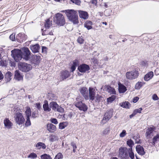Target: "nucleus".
I'll use <instances>...</instances> for the list:
<instances>
[{"instance_id": "nucleus-61", "label": "nucleus", "mask_w": 159, "mask_h": 159, "mask_svg": "<svg viewBox=\"0 0 159 159\" xmlns=\"http://www.w3.org/2000/svg\"><path fill=\"white\" fill-rule=\"evenodd\" d=\"M47 48L44 47H42V52L44 53H46L47 52Z\"/></svg>"}, {"instance_id": "nucleus-20", "label": "nucleus", "mask_w": 159, "mask_h": 159, "mask_svg": "<svg viewBox=\"0 0 159 159\" xmlns=\"http://www.w3.org/2000/svg\"><path fill=\"white\" fill-rule=\"evenodd\" d=\"M136 149L138 153L141 155H144L145 152L144 151V149L142 146L140 145H138L136 147Z\"/></svg>"}, {"instance_id": "nucleus-33", "label": "nucleus", "mask_w": 159, "mask_h": 159, "mask_svg": "<svg viewBox=\"0 0 159 159\" xmlns=\"http://www.w3.org/2000/svg\"><path fill=\"white\" fill-rule=\"evenodd\" d=\"M68 125L67 122H63L59 124V128L61 129H63L66 127Z\"/></svg>"}, {"instance_id": "nucleus-54", "label": "nucleus", "mask_w": 159, "mask_h": 159, "mask_svg": "<svg viewBox=\"0 0 159 159\" xmlns=\"http://www.w3.org/2000/svg\"><path fill=\"white\" fill-rule=\"evenodd\" d=\"M27 120L25 123V125L26 126H30L31 125V122L30 120V117H28L26 118Z\"/></svg>"}, {"instance_id": "nucleus-60", "label": "nucleus", "mask_w": 159, "mask_h": 159, "mask_svg": "<svg viewBox=\"0 0 159 159\" xmlns=\"http://www.w3.org/2000/svg\"><path fill=\"white\" fill-rule=\"evenodd\" d=\"M152 98L154 100H158L159 99L158 96L156 94H154L152 96Z\"/></svg>"}, {"instance_id": "nucleus-62", "label": "nucleus", "mask_w": 159, "mask_h": 159, "mask_svg": "<svg viewBox=\"0 0 159 159\" xmlns=\"http://www.w3.org/2000/svg\"><path fill=\"white\" fill-rule=\"evenodd\" d=\"M139 99V98L136 97L134 98L133 99V101L135 103L137 102V101Z\"/></svg>"}, {"instance_id": "nucleus-63", "label": "nucleus", "mask_w": 159, "mask_h": 159, "mask_svg": "<svg viewBox=\"0 0 159 159\" xmlns=\"http://www.w3.org/2000/svg\"><path fill=\"white\" fill-rule=\"evenodd\" d=\"M78 61L77 60H75L73 62L72 66H74L76 67L78 65Z\"/></svg>"}, {"instance_id": "nucleus-14", "label": "nucleus", "mask_w": 159, "mask_h": 159, "mask_svg": "<svg viewBox=\"0 0 159 159\" xmlns=\"http://www.w3.org/2000/svg\"><path fill=\"white\" fill-rule=\"evenodd\" d=\"M69 72L67 71H63L61 72L60 75V79L61 80H63L68 78L70 76Z\"/></svg>"}, {"instance_id": "nucleus-13", "label": "nucleus", "mask_w": 159, "mask_h": 159, "mask_svg": "<svg viewBox=\"0 0 159 159\" xmlns=\"http://www.w3.org/2000/svg\"><path fill=\"white\" fill-rule=\"evenodd\" d=\"M80 92L86 100H88V90L86 88H81L80 89Z\"/></svg>"}, {"instance_id": "nucleus-46", "label": "nucleus", "mask_w": 159, "mask_h": 159, "mask_svg": "<svg viewBox=\"0 0 159 159\" xmlns=\"http://www.w3.org/2000/svg\"><path fill=\"white\" fill-rule=\"evenodd\" d=\"M127 144L130 148H132L133 145L134 144V142L131 139H129L127 141Z\"/></svg>"}, {"instance_id": "nucleus-56", "label": "nucleus", "mask_w": 159, "mask_h": 159, "mask_svg": "<svg viewBox=\"0 0 159 159\" xmlns=\"http://www.w3.org/2000/svg\"><path fill=\"white\" fill-rule=\"evenodd\" d=\"M91 61L95 65L98 64V60L97 59L94 58H93L91 59Z\"/></svg>"}, {"instance_id": "nucleus-15", "label": "nucleus", "mask_w": 159, "mask_h": 159, "mask_svg": "<svg viewBox=\"0 0 159 159\" xmlns=\"http://www.w3.org/2000/svg\"><path fill=\"white\" fill-rule=\"evenodd\" d=\"M79 14L80 18L84 20L87 19L89 17V15L86 11L80 10L79 11Z\"/></svg>"}, {"instance_id": "nucleus-12", "label": "nucleus", "mask_w": 159, "mask_h": 159, "mask_svg": "<svg viewBox=\"0 0 159 159\" xmlns=\"http://www.w3.org/2000/svg\"><path fill=\"white\" fill-rule=\"evenodd\" d=\"M78 69L80 72L84 73L86 71L89 70L90 68L89 65L85 64H83L78 66Z\"/></svg>"}, {"instance_id": "nucleus-9", "label": "nucleus", "mask_w": 159, "mask_h": 159, "mask_svg": "<svg viewBox=\"0 0 159 159\" xmlns=\"http://www.w3.org/2000/svg\"><path fill=\"white\" fill-rule=\"evenodd\" d=\"M78 101L75 103V106L78 107L79 110L83 111H86L87 110V107L85 104L82 103L81 101L78 102V99H76Z\"/></svg>"}, {"instance_id": "nucleus-50", "label": "nucleus", "mask_w": 159, "mask_h": 159, "mask_svg": "<svg viewBox=\"0 0 159 159\" xmlns=\"http://www.w3.org/2000/svg\"><path fill=\"white\" fill-rule=\"evenodd\" d=\"M34 59L36 60L37 63H38L40 61V56L39 55H36L34 57Z\"/></svg>"}, {"instance_id": "nucleus-1", "label": "nucleus", "mask_w": 159, "mask_h": 159, "mask_svg": "<svg viewBox=\"0 0 159 159\" xmlns=\"http://www.w3.org/2000/svg\"><path fill=\"white\" fill-rule=\"evenodd\" d=\"M65 12L68 19L74 24L78 23V17L77 11L73 10H67L65 11Z\"/></svg>"}, {"instance_id": "nucleus-34", "label": "nucleus", "mask_w": 159, "mask_h": 159, "mask_svg": "<svg viewBox=\"0 0 159 159\" xmlns=\"http://www.w3.org/2000/svg\"><path fill=\"white\" fill-rule=\"evenodd\" d=\"M116 98V96L115 95H112L107 99V104L111 103L114 101Z\"/></svg>"}, {"instance_id": "nucleus-7", "label": "nucleus", "mask_w": 159, "mask_h": 159, "mask_svg": "<svg viewBox=\"0 0 159 159\" xmlns=\"http://www.w3.org/2000/svg\"><path fill=\"white\" fill-rule=\"evenodd\" d=\"M23 58L25 60H28L30 55V52L29 48L27 47L22 48L20 50Z\"/></svg>"}, {"instance_id": "nucleus-39", "label": "nucleus", "mask_w": 159, "mask_h": 159, "mask_svg": "<svg viewBox=\"0 0 159 159\" xmlns=\"http://www.w3.org/2000/svg\"><path fill=\"white\" fill-rule=\"evenodd\" d=\"M144 84L143 83L138 82L136 84L135 88L137 89H139Z\"/></svg>"}, {"instance_id": "nucleus-55", "label": "nucleus", "mask_w": 159, "mask_h": 159, "mask_svg": "<svg viewBox=\"0 0 159 159\" xmlns=\"http://www.w3.org/2000/svg\"><path fill=\"white\" fill-rule=\"evenodd\" d=\"M142 110V108H140L139 109H135L134 112L136 115L137 113H141Z\"/></svg>"}, {"instance_id": "nucleus-21", "label": "nucleus", "mask_w": 159, "mask_h": 159, "mask_svg": "<svg viewBox=\"0 0 159 159\" xmlns=\"http://www.w3.org/2000/svg\"><path fill=\"white\" fill-rule=\"evenodd\" d=\"M155 128L153 127L149 128L147 130L146 133V135L148 138L151 137V136H152V133L155 129Z\"/></svg>"}, {"instance_id": "nucleus-2", "label": "nucleus", "mask_w": 159, "mask_h": 159, "mask_svg": "<svg viewBox=\"0 0 159 159\" xmlns=\"http://www.w3.org/2000/svg\"><path fill=\"white\" fill-rule=\"evenodd\" d=\"M53 20L56 24L59 26L64 25L66 23L64 16L62 14L59 13L55 14Z\"/></svg>"}, {"instance_id": "nucleus-32", "label": "nucleus", "mask_w": 159, "mask_h": 159, "mask_svg": "<svg viewBox=\"0 0 159 159\" xmlns=\"http://www.w3.org/2000/svg\"><path fill=\"white\" fill-rule=\"evenodd\" d=\"M113 112V110H110L109 111H107L104 116H106V117L108 118V119H110L112 116Z\"/></svg>"}, {"instance_id": "nucleus-5", "label": "nucleus", "mask_w": 159, "mask_h": 159, "mask_svg": "<svg viewBox=\"0 0 159 159\" xmlns=\"http://www.w3.org/2000/svg\"><path fill=\"white\" fill-rule=\"evenodd\" d=\"M139 75L138 72L135 70H133L126 73V77L127 79L133 80L137 78Z\"/></svg>"}, {"instance_id": "nucleus-11", "label": "nucleus", "mask_w": 159, "mask_h": 159, "mask_svg": "<svg viewBox=\"0 0 159 159\" xmlns=\"http://www.w3.org/2000/svg\"><path fill=\"white\" fill-rule=\"evenodd\" d=\"M101 89H103V90L107 91L111 94H116V93L115 89L109 85H106L104 86H103L101 88Z\"/></svg>"}, {"instance_id": "nucleus-36", "label": "nucleus", "mask_w": 159, "mask_h": 159, "mask_svg": "<svg viewBox=\"0 0 159 159\" xmlns=\"http://www.w3.org/2000/svg\"><path fill=\"white\" fill-rule=\"evenodd\" d=\"M120 106L124 108H129L130 106V104L128 102H125L121 103Z\"/></svg>"}, {"instance_id": "nucleus-23", "label": "nucleus", "mask_w": 159, "mask_h": 159, "mask_svg": "<svg viewBox=\"0 0 159 159\" xmlns=\"http://www.w3.org/2000/svg\"><path fill=\"white\" fill-rule=\"evenodd\" d=\"M43 107L44 111L46 112H49L51 111L50 107H49L48 103L47 101L44 102Z\"/></svg>"}, {"instance_id": "nucleus-29", "label": "nucleus", "mask_w": 159, "mask_h": 159, "mask_svg": "<svg viewBox=\"0 0 159 159\" xmlns=\"http://www.w3.org/2000/svg\"><path fill=\"white\" fill-rule=\"evenodd\" d=\"M111 128L110 127H107L104 129L102 132V134L103 136H106L109 134L110 133Z\"/></svg>"}, {"instance_id": "nucleus-17", "label": "nucleus", "mask_w": 159, "mask_h": 159, "mask_svg": "<svg viewBox=\"0 0 159 159\" xmlns=\"http://www.w3.org/2000/svg\"><path fill=\"white\" fill-rule=\"evenodd\" d=\"M16 38L18 42L21 43L26 39V37L24 34L20 33L16 36Z\"/></svg>"}, {"instance_id": "nucleus-48", "label": "nucleus", "mask_w": 159, "mask_h": 159, "mask_svg": "<svg viewBox=\"0 0 159 159\" xmlns=\"http://www.w3.org/2000/svg\"><path fill=\"white\" fill-rule=\"evenodd\" d=\"M127 134L126 131L125 130H123L122 132L120 133V137L121 138H123Z\"/></svg>"}, {"instance_id": "nucleus-19", "label": "nucleus", "mask_w": 159, "mask_h": 159, "mask_svg": "<svg viewBox=\"0 0 159 159\" xmlns=\"http://www.w3.org/2000/svg\"><path fill=\"white\" fill-rule=\"evenodd\" d=\"M14 79L18 81L22 80L23 76L21 75L18 70H16L15 72Z\"/></svg>"}, {"instance_id": "nucleus-31", "label": "nucleus", "mask_w": 159, "mask_h": 159, "mask_svg": "<svg viewBox=\"0 0 159 159\" xmlns=\"http://www.w3.org/2000/svg\"><path fill=\"white\" fill-rule=\"evenodd\" d=\"M12 75V74L10 72H7L5 74V78L6 79V81L7 82H8L11 79V77Z\"/></svg>"}, {"instance_id": "nucleus-43", "label": "nucleus", "mask_w": 159, "mask_h": 159, "mask_svg": "<svg viewBox=\"0 0 159 159\" xmlns=\"http://www.w3.org/2000/svg\"><path fill=\"white\" fill-rule=\"evenodd\" d=\"M108 118L106 117V116H104V117L101 121V124L103 125L106 124L109 120Z\"/></svg>"}, {"instance_id": "nucleus-35", "label": "nucleus", "mask_w": 159, "mask_h": 159, "mask_svg": "<svg viewBox=\"0 0 159 159\" xmlns=\"http://www.w3.org/2000/svg\"><path fill=\"white\" fill-rule=\"evenodd\" d=\"M58 138L57 136L55 135H51L50 136L49 140L52 142H53L58 139Z\"/></svg>"}, {"instance_id": "nucleus-28", "label": "nucleus", "mask_w": 159, "mask_h": 159, "mask_svg": "<svg viewBox=\"0 0 159 159\" xmlns=\"http://www.w3.org/2000/svg\"><path fill=\"white\" fill-rule=\"evenodd\" d=\"M35 147L38 149H40L41 148H42L43 149H44L46 148L45 144L42 142H39L37 143L35 145Z\"/></svg>"}, {"instance_id": "nucleus-26", "label": "nucleus", "mask_w": 159, "mask_h": 159, "mask_svg": "<svg viewBox=\"0 0 159 159\" xmlns=\"http://www.w3.org/2000/svg\"><path fill=\"white\" fill-rule=\"evenodd\" d=\"M153 76V73L150 71L146 74L144 76V79L146 81H148L152 79Z\"/></svg>"}, {"instance_id": "nucleus-52", "label": "nucleus", "mask_w": 159, "mask_h": 159, "mask_svg": "<svg viewBox=\"0 0 159 159\" xmlns=\"http://www.w3.org/2000/svg\"><path fill=\"white\" fill-rule=\"evenodd\" d=\"M71 145L73 147V152H75L76 151V149L77 148L75 144L74 143L72 142L71 143Z\"/></svg>"}, {"instance_id": "nucleus-16", "label": "nucleus", "mask_w": 159, "mask_h": 159, "mask_svg": "<svg viewBox=\"0 0 159 159\" xmlns=\"http://www.w3.org/2000/svg\"><path fill=\"white\" fill-rule=\"evenodd\" d=\"M3 123L5 127L7 129H9L12 128L13 124L8 119L6 118Z\"/></svg>"}, {"instance_id": "nucleus-18", "label": "nucleus", "mask_w": 159, "mask_h": 159, "mask_svg": "<svg viewBox=\"0 0 159 159\" xmlns=\"http://www.w3.org/2000/svg\"><path fill=\"white\" fill-rule=\"evenodd\" d=\"M118 90L120 93H124L127 90L126 87L120 83L118 84Z\"/></svg>"}, {"instance_id": "nucleus-10", "label": "nucleus", "mask_w": 159, "mask_h": 159, "mask_svg": "<svg viewBox=\"0 0 159 159\" xmlns=\"http://www.w3.org/2000/svg\"><path fill=\"white\" fill-rule=\"evenodd\" d=\"M125 148L121 147L119 149L120 156L123 159L127 158L128 155Z\"/></svg>"}, {"instance_id": "nucleus-59", "label": "nucleus", "mask_w": 159, "mask_h": 159, "mask_svg": "<svg viewBox=\"0 0 159 159\" xmlns=\"http://www.w3.org/2000/svg\"><path fill=\"white\" fill-rule=\"evenodd\" d=\"M51 122L55 124H57L58 123V122L57 119L55 118H52L51 120Z\"/></svg>"}, {"instance_id": "nucleus-3", "label": "nucleus", "mask_w": 159, "mask_h": 159, "mask_svg": "<svg viewBox=\"0 0 159 159\" xmlns=\"http://www.w3.org/2000/svg\"><path fill=\"white\" fill-rule=\"evenodd\" d=\"M11 55L16 62L21 60L23 58L21 51L19 49H14L11 51Z\"/></svg>"}, {"instance_id": "nucleus-8", "label": "nucleus", "mask_w": 159, "mask_h": 159, "mask_svg": "<svg viewBox=\"0 0 159 159\" xmlns=\"http://www.w3.org/2000/svg\"><path fill=\"white\" fill-rule=\"evenodd\" d=\"M89 93H88V100L93 101L95 99L96 94V90L95 89L92 87H90L89 89Z\"/></svg>"}, {"instance_id": "nucleus-57", "label": "nucleus", "mask_w": 159, "mask_h": 159, "mask_svg": "<svg viewBox=\"0 0 159 159\" xmlns=\"http://www.w3.org/2000/svg\"><path fill=\"white\" fill-rule=\"evenodd\" d=\"M91 3L94 6L97 7V3L98 2L97 0H92L91 1Z\"/></svg>"}, {"instance_id": "nucleus-6", "label": "nucleus", "mask_w": 159, "mask_h": 159, "mask_svg": "<svg viewBox=\"0 0 159 159\" xmlns=\"http://www.w3.org/2000/svg\"><path fill=\"white\" fill-rule=\"evenodd\" d=\"M14 118L16 122L19 125L24 123L25 119L21 113L19 112L16 113L15 114Z\"/></svg>"}, {"instance_id": "nucleus-4", "label": "nucleus", "mask_w": 159, "mask_h": 159, "mask_svg": "<svg viewBox=\"0 0 159 159\" xmlns=\"http://www.w3.org/2000/svg\"><path fill=\"white\" fill-rule=\"evenodd\" d=\"M18 67L20 70L23 72L29 71L32 68L31 66L25 62H20L19 64Z\"/></svg>"}, {"instance_id": "nucleus-64", "label": "nucleus", "mask_w": 159, "mask_h": 159, "mask_svg": "<svg viewBox=\"0 0 159 159\" xmlns=\"http://www.w3.org/2000/svg\"><path fill=\"white\" fill-rule=\"evenodd\" d=\"M36 107L39 109V110L41 107V106L40 105V104L39 103H37L36 104Z\"/></svg>"}, {"instance_id": "nucleus-40", "label": "nucleus", "mask_w": 159, "mask_h": 159, "mask_svg": "<svg viewBox=\"0 0 159 159\" xmlns=\"http://www.w3.org/2000/svg\"><path fill=\"white\" fill-rule=\"evenodd\" d=\"M37 157V156L36 154L32 152L27 157L28 158L31 159H36Z\"/></svg>"}, {"instance_id": "nucleus-42", "label": "nucleus", "mask_w": 159, "mask_h": 159, "mask_svg": "<svg viewBox=\"0 0 159 159\" xmlns=\"http://www.w3.org/2000/svg\"><path fill=\"white\" fill-rule=\"evenodd\" d=\"M129 157L131 159H133L134 158V154L132 151V148H129Z\"/></svg>"}, {"instance_id": "nucleus-24", "label": "nucleus", "mask_w": 159, "mask_h": 159, "mask_svg": "<svg viewBox=\"0 0 159 159\" xmlns=\"http://www.w3.org/2000/svg\"><path fill=\"white\" fill-rule=\"evenodd\" d=\"M30 48L33 52L36 53L38 52L39 48V46L38 44L31 45Z\"/></svg>"}, {"instance_id": "nucleus-45", "label": "nucleus", "mask_w": 159, "mask_h": 159, "mask_svg": "<svg viewBox=\"0 0 159 159\" xmlns=\"http://www.w3.org/2000/svg\"><path fill=\"white\" fill-rule=\"evenodd\" d=\"M102 97L100 95H97L95 96V101L96 102H99L102 100Z\"/></svg>"}, {"instance_id": "nucleus-58", "label": "nucleus", "mask_w": 159, "mask_h": 159, "mask_svg": "<svg viewBox=\"0 0 159 159\" xmlns=\"http://www.w3.org/2000/svg\"><path fill=\"white\" fill-rule=\"evenodd\" d=\"M10 39L12 41H14L15 40V35L14 34H12L10 36Z\"/></svg>"}, {"instance_id": "nucleus-41", "label": "nucleus", "mask_w": 159, "mask_h": 159, "mask_svg": "<svg viewBox=\"0 0 159 159\" xmlns=\"http://www.w3.org/2000/svg\"><path fill=\"white\" fill-rule=\"evenodd\" d=\"M52 25V21L50 20L49 19L47 20L46 23L45 24V27L47 28H49Z\"/></svg>"}, {"instance_id": "nucleus-51", "label": "nucleus", "mask_w": 159, "mask_h": 159, "mask_svg": "<svg viewBox=\"0 0 159 159\" xmlns=\"http://www.w3.org/2000/svg\"><path fill=\"white\" fill-rule=\"evenodd\" d=\"M57 109H56V111L61 113H63L64 111V109L58 105V107H57Z\"/></svg>"}, {"instance_id": "nucleus-37", "label": "nucleus", "mask_w": 159, "mask_h": 159, "mask_svg": "<svg viewBox=\"0 0 159 159\" xmlns=\"http://www.w3.org/2000/svg\"><path fill=\"white\" fill-rule=\"evenodd\" d=\"M26 111H25V113L27 116V118L30 117L31 115V111L30 107H26Z\"/></svg>"}, {"instance_id": "nucleus-30", "label": "nucleus", "mask_w": 159, "mask_h": 159, "mask_svg": "<svg viewBox=\"0 0 159 159\" xmlns=\"http://www.w3.org/2000/svg\"><path fill=\"white\" fill-rule=\"evenodd\" d=\"M47 97L49 100H54L57 99L56 95L52 93H49L47 95Z\"/></svg>"}, {"instance_id": "nucleus-22", "label": "nucleus", "mask_w": 159, "mask_h": 159, "mask_svg": "<svg viewBox=\"0 0 159 159\" xmlns=\"http://www.w3.org/2000/svg\"><path fill=\"white\" fill-rule=\"evenodd\" d=\"M47 128L48 130L51 132H53L56 130V126L52 124H48Z\"/></svg>"}, {"instance_id": "nucleus-44", "label": "nucleus", "mask_w": 159, "mask_h": 159, "mask_svg": "<svg viewBox=\"0 0 159 159\" xmlns=\"http://www.w3.org/2000/svg\"><path fill=\"white\" fill-rule=\"evenodd\" d=\"M63 157V155L61 153H58L55 157L54 159H61Z\"/></svg>"}, {"instance_id": "nucleus-25", "label": "nucleus", "mask_w": 159, "mask_h": 159, "mask_svg": "<svg viewBox=\"0 0 159 159\" xmlns=\"http://www.w3.org/2000/svg\"><path fill=\"white\" fill-rule=\"evenodd\" d=\"M93 25L92 22L89 20H87L85 22L84 26V27L86 28L88 30H89L92 29V25Z\"/></svg>"}, {"instance_id": "nucleus-49", "label": "nucleus", "mask_w": 159, "mask_h": 159, "mask_svg": "<svg viewBox=\"0 0 159 159\" xmlns=\"http://www.w3.org/2000/svg\"><path fill=\"white\" fill-rule=\"evenodd\" d=\"M77 41L80 44H81L83 43L84 40L82 37H80L78 38Z\"/></svg>"}, {"instance_id": "nucleus-27", "label": "nucleus", "mask_w": 159, "mask_h": 159, "mask_svg": "<svg viewBox=\"0 0 159 159\" xmlns=\"http://www.w3.org/2000/svg\"><path fill=\"white\" fill-rule=\"evenodd\" d=\"M58 105L55 102H52L50 103L49 106L51 108H52V109L55 111H56L57 107H58Z\"/></svg>"}, {"instance_id": "nucleus-47", "label": "nucleus", "mask_w": 159, "mask_h": 159, "mask_svg": "<svg viewBox=\"0 0 159 159\" xmlns=\"http://www.w3.org/2000/svg\"><path fill=\"white\" fill-rule=\"evenodd\" d=\"M159 137V135L158 134L154 137L153 139V142L152 143V145H154L155 144V142L157 141Z\"/></svg>"}, {"instance_id": "nucleus-38", "label": "nucleus", "mask_w": 159, "mask_h": 159, "mask_svg": "<svg viewBox=\"0 0 159 159\" xmlns=\"http://www.w3.org/2000/svg\"><path fill=\"white\" fill-rule=\"evenodd\" d=\"M41 159H52L50 156L48 154H44L40 156Z\"/></svg>"}, {"instance_id": "nucleus-53", "label": "nucleus", "mask_w": 159, "mask_h": 159, "mask_svg": "<svg viewBox=\"0 0 159 159\" xmlns=\"http://www.w3.org/2000/svg\"><path fill=\"white\" fill-rule=\"evenodd\" d=\"M70 1L73 3L78 5H80L81 3L80 1L79 0H70Z\"/></svg>"}]
</instances>
